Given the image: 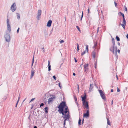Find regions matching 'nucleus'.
<instances>
[{"mask_svg": "<svg viewBox=\"0 0 128 128\" xmlns=\"http://www.w3.org/2000/svg\"><path fill=\"white\" fill-rule=\"evenodd\" d=\"M113 104V100H112L111 102V105H112Z\"/></svg>", "mask_w": 128, "mask_h": 128, "instance_id": "0e129e2a", "label": "nucleus"}, {"mask_svg": "<svg viewBox=\"0 0 128 128\" xmlns=\"http://www.w3.org/2000/svg\"><path fill=\"white\" fill-rule=\"evenodd\" d=\"M53 78L55 80H56V78L55 76H53Z\"/></svg>", "mask_w": 128, "mask_h": 128, "instance_id": "79ce46f5", "label": "nucleus"}, {"mask_svg": "<svg viewBox=\"0 0 128 128\" xmlns=\"http://www.w3.org/2000/svg\"><path fill=\"white\" fill-rule=\"evenodd\" d=\"M48 70L49 71H50L51 70V66L50 65V61L48 60Z\"/></svg>", "mask_w": 128, "mask_h": 128, "instance_id": "2eb2a0df", "label": "nucleus"}, {"mask_svg": "<svg viewBox=\"0 0 128 128\" xmlns=\"http://www.w3.org/2000/svg\"><path fill=\"white\" fill-rule=\"evenodd\" d=\"M44 103H42L40 105V107H41L42 106H44Z\"/></svg>", "mask_w": 128, "mask_h": 128, "instance_id": "ea45409f", "label": "nucleus"}, {"mask_svg": "<svg viewBox=\"0 0 128 128\" xmlns=\"http://www.w3.org/2000/svg\"><path fill=\"white\" fill-rule=\"evenodd\" d=\"M74 60H75V62H77V60H76V58H74Z\"/></svg>", "mask_w": 128, "mask_h": 128, "instance_id": "13d9d810", "label": "nucleus"}, {"mask_svg": "<svg viewBox=\"0 0 128 128\" xmlns=\"http://www.w3.org/2000/svg\"><path fill=\"white\" fill-rule=\"evenodd\" d=\"M120 24L122 26L123 28L124 29L125 28V25H124V24H121L120 23Z\"/></svg>", "mask_w": 128, "mask_h": 128, "instance_id": "2f4dec72", "label": "nucleus"}, {"mask_svg": "<svg viewBox=\"0 0 128 128\" xmlns=\"http://www.w3.org/2000/svg\"><path fill=\"white\" fill-rule=\"evenodd\" d=\"M93 88H94L93 84H90V88H89V92H91V91H92V89H93Z\"/></svg>", "mask_w": 128, "mask_h": 128, "instance_id": "9b49d317", "label": "nucleus"}, {"mask_svg": "<svg viewBox=\"0 0 128 128\" xmlns=\"http://www.w3.org/2000/svg\"><path fill=\"white\" fill-rule=\"evenodd\" d=\"M19 30H20V28H18L17 30V32L18 33L19 32Z\"/></svg>", "mask_w": 128, "mask_h": 128, "instance_id": "c03bdc74", "label": "nucleus"}, {"mask_svg": "<svg viewBox=\"0 0 128 128\" xmlns=\"http://www.w3.org/2000/svg\"><path fill=\"white\" fill-rule=\"evenodd\" d=\"M16 14H17V18L18 19H20V14L18 13H17Z\"/></svg>", "mask_w": 128, "mask_h": 128, "instance_id": "c756f323", "label": "nucleus"}, {"mask_svg": "<svg viewBox=\"0 0 128 128\" xmlns=\"http://www.w3.org/2000/svg\"><path fill=\"white\" fill-rule=\"evenodd\" d=\"M114 3L115 6L116 7L117 6V4L115 1L114 2Z\"/></svg>", "mask_w": 128, "mask_h": 128, "instance_id": "49530a36", "label": "nucleus"}, {"mask_svg": "<svg viewBox=\"0 0 128 128\" xmlns=\"http://www.w3.org/2000/svg\"><path fill=\"white\" fill-rule=\"evenodd\" d=\"M81 120L80 119V118L79 119L78 122V125L79 126L81 125Z\"/></svg>", "mask_w": 128, "mask_h": 128, "instance_id": "bb28decb", "label": "nucleus"}, {"mask_svg": "<svg viewBox=\"0 0 128 128\" xmlns=\"http://www.w3.org/2000/svg\"><path fill=\"white\" fill-rule=\"evenodd\" d=\"M98 90L102 99L105 101L106 100V98L105 97L104 93L103 91L100 90Z\"/></svg>", "mask_w": 128, "mask_h": 128, "instance_id": "7ed1b4c3", "label": "nucleus"}, {"mask_svg": "<svg viewBox=\"0 0 128 128\" xmlns=\"http://www.w3.org/2000/svg\"><path fill=\"white\" fill-rule=\"evenodd\" d=\"M118 45H119V46L120 45V44L119 42H118Z\"/></svg>", "mask_w": 128, "mask_h": 128, "instance_id": "338daca9", "label": "nucleus"}, {"mask_svg": "<svg viewBox=\"0 0 128 128\" xmlns=\"http://www.w3.org/2000/svg\"><path fill=\"white\" fill-rule=\"evenodd\" d=\"M116 39L118 41H120V38L119 37L117 36H116Z\"/></svg>", "mask_w": 128, "mask_h": 128, "instance_id": "a878e982", "label": "nucleus"}, {"mask_svg": "<svg viewBox=\"0 0 128 128\" xmlns=\"http://www.w3.org/2000/svg\"><path fill=\"white\" fill-rule=\"evenodd\" d=\"M55 96H52L50 98H51L53 100L55 98Z\"/></svg>", "mask_w": 128, "mask_h": 128, "instance_id": "58836bf2", "label": "nucleus"}, {"mask_svg": "<svg viewBox=\"0 0 128 128\" xmlns=\"http://www.w3.org/2000/svg\"><path fill=\"white\" fill-rule=\"evenodd\" d=\"M18 102H16V106H15V107H17V105H18Z\"/></svg>", "mask_w": 128, "mask_h": 128, "instance_id": "bf43d9fd", "label": "nucleus"}, {"mask_svg": "<svg viewBox=\"0 0 128 128\" xmlns=\"http://www.w3.org/2000/svg\"><path fill=\"white\" fill-rule=\"evenodd\" d=\"M125 10L126 11H127V8H126H126H125Z\"/></svg>", "mask_w": 128, "mask_h": 128, "instance_id": "680f3d73", "label": "nucleus"}, {"mask_svg": "<svg viewBox=\"0 0 128 128\" xmlns=\"http://www.w3.org/2000/svg\"><path fill=\"white\" fill-rule=\"evenodd\" d=\"M86 51H87V52H88V45H86Z\"/></svg>", "mask_w": 128, "mask_h": 128, "instance_id": "cd10ccee", "label": "nucleus"}, {"mask_svg": "<svg viewBox=\"0 0 128 128\" xmlns=\"http://www.w3.org/2000/svg\"><path fill=\"white\" fill-rule=\"evenodd\" d=\"M126 38L128 39V34H127L126 36Z\"/></svg>", "mask_w": 128, "mask_h": 128, "instance_id": "774afa93", "label": "nucleus"}, {"mask_svg": "<svg viewBox=\"0 0 128 128\" xmlns=\"http://www.w3.org/2000/svg\"><path fill=\"white\" fill-rule=\"evenodd\" d=\"M34 56L33 57V58H32V62H33V63H34Z\"/></svg>", "mask_w": 128, "mask_h": 128, "instance_id": "4d7b16f0", "label": "nucleus"}, {"mask_svg": "<svg viewBox=\"0 0 128 128\" xmlns=\"http://www.w3.org/2000/svg\"><path fill=\"white\" fill-rule=\"evenodd\" d=\"M123 23L124 24V25H126V22L125 19H123Z\"/></svg>", "mask_w": 128, "mask_h": 128, "instance_id": "c85d7f7f", "label": "nucleus"}, {"mask_svg": "<svg viewBox=\"0 0 128 128\" xmlns=\"http://www.w3.org/2000/svg\"><path fill=\"white\" fill-rule=\"evenodd\" d=\"M76 28H77V29L78 30L80 31V28L78 26H76Z\"/></svg>", "mask_w": 128, "mask_h": 128, "instance_id": "e433bc0d", "label": "nucleus"}, {"mask_svg": "<svg viewBox=\"0 0 128 128\" xmlns=\"http://www.w3.org/2000/svg\"><path fill=\"white\" fill-rule=\"evenodd\" d=\"M8 16L7 17V18L6 20V24L7 25V28L8 30L10 32L11 31V27L10 26V20L8 19Z\"/></svg>", "mask_w": 128, "mask_h": 128, "instance_id": "20e7f679", "label": "nucleus"}, {"mask_svg": "<svg viewBox=\"0 0 128 128\" xmlns=\"http://www.w3.org/2000/svg\"><path fill=\"white\" fill-rule=\"evenodd\" d=\"M115 55V56L117 58L118 57V55H117V51H116L115 52H112Z\"/></svg>", "mask_w": 128, "mask_h": 128, "instance_id": "4be33fe9", "label": "nucleus"}, {"mask_svg": "<svg viewBox=\"0 0 128 128\" xmlns=\"http://www.w3.org/2000/svg\"><path fill=\"white\" fill-rule=\"evenodd\" d=\"M99 27H98L97 28V33H98L99 31Z\"/></svg>", "mask_w": 128, "mask_h": 128, "instance_id": "864d4df0", "label": "nucleus"}, {"mask_svg": "<svg viewBox=\"0 0 128 128\" xmlns=\"http://www.w3.org/2000/svg\"><path fill=\"white\" fill-rule=\"evenodd\" d=\"M113 46L112 45L110 47V50L112 52H114V49L113 48Z\"/></svg>", "mask_w": 128, "mask_h": 128, "instance_id": "f3484780", "label": "nucleus"}, {"mask_svg": "<svg viewBox=\"0 0 128 128\" xmlns=\"http://www.w3.org/2000/svg\"><path fill=\"white\" fill-rule=\"evenodd\" d=\"M74 98L75 101L76 102L77 101V98L76 97L74 96Z\"/></svg>", "mask_w": 128, "mask_h": 128, "instance_id": "c9c22d12", "label": "nucleus"}, {"mask_svg": "<svg viewBox=\"0 0 128 128\" xmlns=\"http://www.w3.org/2000/svg\"><path fill=\"white\" fill-rule=\"evenodd\" d=\"M20 96H19V97H18V101H17L18 102H19V101L20 99Z\"/></svg>", "mask_w": 128, "mask_h": 128, "instance_id": "37998d69", "label": "nucleus"}, {"mask_svg": "<svg viewBox=\"0 0 128 128\" xmlns=\"http://www.w3.org/2000/svg\"><path fill=\"white\" fill-rule=\"evenodd\" d=\"M83 11L82 12V16H81V19H80V20L81 21L82 19V18L83 17Z\"/></svg>", "mask_w": 128, "mask_h": 128, "instance_id": "f704fd0d", "label": "nucleus"}, {"mask_svg": "<svg viewBox=\"0 0 128 128\" xmlns=\"http://www.w3.org/2000/svg\"><path fill=\"white\" fill-rule=\"evenodd\" d=\"M58 108L59 109L58 111L60 114H62L63 116H64L68 118H70L69 110L65 101H62L60 103Z\"/></svg>", "mask_w": 128, "mask_h": 128, "instance_id": "f257e3e1", "label": "nucleus"}, {"mask_svg": "<svg viewBox=\"0 0 128 128\" xmlns=\"http://www.w3.org/2000/svg\"><path fill=\"white\" fill-rule=\"evenodd\" d=\"M84 106L86 107L87 109H88L89 108V106L88 105V102H86L84 103V105H83Z\"/></svg>", "mask_w": 128, "mask_h": 128, "instance_id": "9d476101", "label": "nucleus"}, {"mask_svg": "<svg viewBox=\"0 0 128 128\" xmlns=\"http://www.w3.org/2000/svg\"><path fill=\"white\" fill-rule=\"evenodd\" d=\"M64 122L63 123V125H64V126H65V125L66 124V122H65V121H64Z\"/></svg>", "mask_w": 128, "mask_h": 128, "instance_id": "a18cd8bd", "label": "nucleus"}, {"mask_svg": "<svg viewBox=\"0 0 128 128\" xmlns=\"http://www.w3.org/2000/svg\"><path fill=\"white\" fill-rule=\"evenodd\" d=\"M16 10V4L14 3L11 6V10L12 12H14Z\"/></svg>", "mask_w": 128, "mask_h": 128, "instance_id": "39448f33", "label": "nucleus"}, {"mask_svg": "<svg viewBox=\"0 0 128 128\" xmlns=\"http://www.w3.org/2000/svg\"><path fill=\"white\" fill-rule=\"evenodd\" d=\"M77 51L78 52L79 50V44H77Z\"/></svg>", "mask_w": 128, "mask_h": 128, "instance_id": "473e14b6", "label": "nucleus"}, {"mask_svg": "<svg viewBox=\"0 0 128 128\" xmlns=\"http://www.w3.org/2000/svg\"><path fill=\"white\" fill-rule=\"evenodd\" d=\"M48 30L47 28H45L44 30V36L46 37L48 35Z\"/></svg>", "mask_w": 128, "mask_h": 128, "instance_id": "1a4fd4ad", "label": "nucleus"}, {"mask_svg": "<svg viewBox=\"0 0 128 128\" xmlns=\"http://www.w3.org/2000/svg\"><path fill=\"white\" fill-rule=\"evenodd\" d=\"M120 91V89L118 88L117 91L118 92H119Z\"/></svg>", "mask_w": 128, "mask_h": 128, "instance_id": "3c124183", "label": "nucleus"}, {"mask_svg": "<svg viewBox=\"0 0 128 128\" xmlns=\"http://www.w3.org/2000/svg\"><path fill=\"white\" fill-rule=\"evenodd\" d=\"M53 101V100H52L51 98H49L48 99V104H49L52 101Z\"/></svg>", "mask_w": 128, "mask_h": 128, "instance_id": "5701e85b", "label": "nucleus"}, {"mask_svg": "<svg viewBox=\"0 0 128 128\" xmlns=\"http://www.w3.org/2000/svg\"><path fill=\"white\" fill-rule=\"evenodd\" d=\"M112 46H113V47H114L113 48H114V49L115 50V51H117V46H115V44L114 45V46H113V44H112Z\"/></svg>", "mask_w": 128, "mask_h": 128, "instance_id": "b1692460", "label": "nucleus"}, {"mask_svg": "<svg viewBox=\"0 0 128 128\" xmlns=\"http://www.w3.org/2000/svg\"><path fill=\"white\" fill-rule=\"evenodd\" d=\"M64 42L63 40H61L60 41V43H62V42Z\"/></svg>", "mask_w": 128, "mask_h": 128, "instance_id": "a19ab883", "label": "nucleus"}, {"mask_svg": "<svg viewBox=\"0 0 128 128\" xmlns=\"http://www.w3.org/2000/svg\"><path fill=\"white\" fill-rule=\"evenodd\" d=\"M97 46V43L96 42L95 43L94 46L93 47V48H95Z\"/></svg>", "mask_w": 128, "mask_h": 128, "instance_id": "7c9ffc66", "label": "nucleus"}, {"mask_svg": "<svg viewBox=\"0 0 128 128\" xmlns=\"http://www.w3.org/2000/svg\"><path fill=\"white\" fill-rule=\"evenodd\" d=\"M58 85L60 87V88H61V87L60 86V82L58 83Z\"/></svg>", "mask_w": 128, "mask_h": 128, "instance_id": "5fc2aeb1", "label": "nucleus"}, {"mask_svg": "<svg viewBox=\"0 0 128 128\" xmlns=\"http://www.w3.org/2000/svg\"><path fill=\"white\" fill-rule=\"evenodd\" d=\"M81 98H82V102L83 105H84V103H85V102H86V94L85 93V94L84 96L83 97H82V96Z\"/></svg>", "mask_w": 128, "mask_h": 128, "instance_id": "423d86ee", "label": "nucleus"}, {"mask_svg": "<svg viewBox=\"0 0 128 128\" xmlns=\"http://www.w3.org/2000/svg\"><path fill=\"white\" fill-rule=\"evenodd\" d=\"M34 69H33V68L31 70V78H32L34 74Z\"/></svg>", "mask_w": 128, "mask_h": 128, "instance_id": "ddd939ff", "label": "nucleus"}, {"mask_svg": "<svg viewBox=\"0 0 128 128\" xmlns=\"http://www.w3.org/2000/svg\"><path fill=\"white\" fill-rule=\"evenodd\" d=\"M117 51L119 53L120 52V50L118 49V50Z\"/></svg>", "mask_w": 128, "mask_h": 128, "instance_id": "e2e57ef3", "label": "nucleus"}, {"mask_svg": "<svg viewBox=\"0 0 128 128\" xmlns=\"http://www.w3.org/2000/svg\"><path fill=\"white\" fill-rule=\"evenodd\" d=\"M96 52L94 50L92 52V56L93 58H96Z\"/></svg>", "mask_w": 128, "mask_h": 128, "instance_id": "a211bd4d", "label": "nucleus"}, {"mask_svg": "<svg viewBox=\"0 0 128 128\" xmlns=\"http://www.w3.org/2000/svg\"><path fill=\"white\" fill-rule=\"evenodd\" d=\"M119 13L121 14V15H122V14L123 15V14H123V13H122L121 12H120Z\"/></svg>", "mask_w": 128, "mask_h": 128, "instance_id": "052dcab7", "label": "nucleus"}, {"mask_svg": "<svg viewBox=\"0 0 128 128\" xmlns=\"http://www.w3.org/2000/svg\"><path fill=\"white\" fill-rule=\"evenodd\" d=\"M78 88V92L79 91V87L78 84L77 85Z\"/></svg>", "mask_w": 128, "mask_h": 128, "instance_id": "de8ad7c7", "label": "nucleus"}, {"mask_svg": "<svg viewBox=\"0 0 128 128\" xmlns=\"http://www.w3.org/2000/svg\"><path fill=\"white\" fill-rule=\"evenodd\" d=\"M106 117V118H107V124L109 125H110V120H109V118H107V116Z\"/></svg>", "mask_w": 128, "mask_h": 128, "instance_id": "6ab92c4d", "label": "nucleus"}, {"mask_svg": "<svg viewBox=\"0 0 128 128\" xmlns=\"http://www.w3.org/2000/svg\"><path fill=\"white\" fill-rule=\"evenodd\" d=\"M88 64H85L84 65V69L85 71H86V70L88 69Z\"/></svg>", "mask_w": 128, "mask_h": 128, "instance_id": "4468645a", "label": "nucleus"}, {"mask_svg": "<svg viewBox=\"0 0 128 128\" xmlns=\"http://www.w3.org/2000/svg\"><path fill=\"white\" fill-rule=\"evenodd\" d=\"M84 117L87 118L89 117V110H87L86 111V113H85L83 114Z\"/></svg>", "mask_w": 128, "mask_h": 128, "instance_id": "0eeeda50", "label": "nucleus"}, {"mask_svg": "<svg viewBox=\"0 0 128 128\" xmlns=\"http://www.w3.org/2000/svg\"><path fill=\"white\" fill-rule=\"evenodd\" d=\"M52 20H49L46 26L48 27H50L51 26L52 23Z\"/></svg>", "mask_w": 128, "mask_h": 128, "instance_id": "f8f14e48", "label": "nucleus"}, {"mask_svg": "<svg viewBox=\"0 0 128 128\" xmlns=\"http://www.w3.org/2000/svg\"><path fill=\"white\" fill-rule=\"evenodd\" d=\"M73 75L74 76H76V74L74 72L73 74Z\"/></svg>", "mask_w": 128, "mask_h": 128, "instance_id": "69168bd1", "label": "nucleus"}, {"mask_svg": "<svg viewBox=\"0 0 128 128\" xmlns=\"http://www.w3.org/2000/svg\"><path fill=\"white\" fill-rule=\"evenodd\" d=\"M86 52V50L83 51L81 54V55H83L84 54H85Z\"/></svg>", "mask_w": 128, "mask_h": 128, "instance_id": "4c0bfd02", "label": "nucleus"}, {"mask_svg": "<svg viewBox=\"0 0 128 128\" xmlns=\"http://www.w3.org/2000/svg\"><path fill=\"white\" fill-rule=\"evenodd\" d=\"M97 62H95V63L94 64V67L95 68V69L97 67Z\"/></svg>", "mask_w": 128, "mask_h": 128, "instance_id": "412c9836", "label": "nucleus"}, {"mask_svg": "<svg viewBox=\"0 0 128 128\" xmlns=\"http://www.w3.org/2000/svg\"><path fill=\"white\" fill-rule=\"evenodd\" d=\"M42 50L43 52H44V48H42Z\"/></svg>", "mask_w": 128, "mask_h": 128, "instance_id": "603ef678", "label": "nucleus"}, {"mask_svg": "<svg viewBox=\"0 0 128 128\" xmlns=\"http://www.w3.org/2000/svg\"><path fill=\"white\" fill-rule=\"evenodd\" d=\"M122 18H123V19H125V18H124V14H123V15L122 14Z\"/></svg>", "mask_w": 128, "mask_h": 128, "instance_id": "8fccbe9b", "label": "nucleus"}, {"mask_svg": "<svg viewBox=\"0 0 128 128\" xmlns=\"http://www.w3.org/2000/svg\"><path fill=\"white\" fill-rule=\"evenodd\" d=\"M4 37L6 42H9L10 41V37L9 33H6V34L4 35Z\"/></svg>", "mask_w": 128, "mask_h": 128, "instance_id": "f03ea898", "label": "nucleus"}, {"mask_svg": "<svg viewBox=\"0 0 128 128\" xmlns=\"http://www.w3.org/2000/svg\"><path fill=\"white\" fill-rule=\"evenodd\" d=\"M62 117L64 118V121H65V122H66V121L67 120H68L69 119L68 118L66 117L65 116H63V115H62Z\"/></svg>", "mask_w": 128, "mask_h": 128, "instance_id": "dca6fc26", "label": "nucleus"}, {"mask_svg": "<svg viewBox=\"0 0 128 128\" xmlns=\"http://www.w3.org/2000/svg\"><path fill=\"white\" fill-rule=\"evenodd\" d=\"M7 98V96H4V97L3 98V101H5L6 100Z\"/></svg>", "mask_w": 128, "mask_h": 128, "instance_id": "72a5a7b5", "label": "nucleus"}, {"mask_svg": "<svg viewBox=\"0 0 128 128\" xmlns=\"http://www.w3.org/2000/svg\"><path fill=\"white\" fill-rule=\"evenodd\" d=\"M35 99V98H32L31 100H30V102H32Z\"/></svg>", "mask_w": 128, "mask_h": 128, "instance_id": "09e8293b", "label": "nucleus"}, {"mask_svg": "<svg viewBox=\"0 0 128 128\" xmlns=\"http://www.w3.org/2000/svg\"><path fill=\"white\" fill-rule=\"evenodd\" d=\"M88 14H89L90 13V9L89 8L88 9Z\"/></svg>", "mask_w": 128, "mask_h": 128, "instance_id": "6e6d98bb", "label": "nucleus"}, {"mask_svg": "<svg viewBox=\"0 0 128 128\" xmlns=\"http://www.w3.org/2000/svg\"><path fill=\"white\" fill-rule=\"evenodd\" d=\"M42 13V10H39L38 11V15L37 16L36 18L37 20H39V18L40 16Z\"/></svg>", "mask_w": 128, "mask_h": 128, "instance_id": "6e6552de", "label": "nucleus"}, {"mask_svg": "<svg viewBox=\"0 0 128 128\" xmlns=\"http://www.w3.org/2000/svg\"><path fill=\"white\" fill-rule=\"evenodd\" d=\"M44 109L45 110V113H47L48 112V107H45L44 108Z\"/></svg>", "mask_w": 128, "mask_h": 128, "instance_id": "aec40b11", "label": "nucleus"}, {"mask_svg": "<svg viewBox=\"0 0 128 128\" xmlns=\"http://www.w3.org/2000/svg\"><path fill=\"white\" fill-rule=\"evenodd\" d=\"M112 44H113V46L115 44L114 39L113 38L112 39Z\"/></svg>", "mask_w": 128, "mask_h": 128, "instance_id": "393cba45", "label": "nucleus"}]
</instances>
